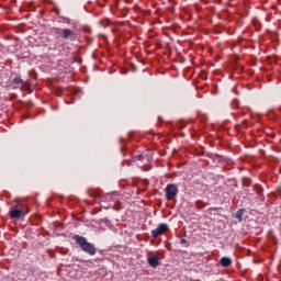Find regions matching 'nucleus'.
<instances>
[{
  "label": "nucleus",
  "instance_id": "obj_1",
  "mask_svg": "<svg viewBox=\"0 0 281 281\" xmlns=\"http://www.w3.org/2000/svg\"><path fill=\"white\" fill-rule=\"evenodd\" d=\"M30 214V209H27V204L25 202H19L10 207L9 216L14 221H21V218H25V215Z\"/></svg>",
  "mask_w": 281,
  "mask_h": 281
},
{
  "label": "nucleus",
  "instance_id": "obj_2",
  "mask_svg": "<svg viewBox=\"0 0 281 281\" xmlns=\"http://www.w3.org/2000/svg\"><path fill=\"white\" fill-rule=\"evenodd\" d=\"M74 240L75 243H77V245H79L81 251H83L85 254H88V256H95V254H98V249L95 248V246L89 243L86 239V237H82L80 235H75Z\"/></svg>",
  "mask_w": 281,
  "mask_h": 281
},
{
  "label": "nucleus",
  "instance_id": "obj_3",
  "mask_svg": "<svg viewBox=\"0 0 281 281\" xmlns=\"http://www.w3.org/2000/svg\"><path fill=\"white\" fill-rule=\"evenodd\" d=\"M165 191L167 201H172V199H175V196L179 194V189L177 188V184H167Z\"/></svg>",
  "mask_w": 281,
  "mask_h": 281
},
{
  "label": "nucleus",
  "instance_id": "obj_4",
  "mask_svg": "<svg viewBox=\"0 0 281 281\" xmlns=\"http://www.w3.org/2000/svg\"><path fill=\"white\" fill-rule=\"evenodd\" d=\"M61 38H64L65 41H70L74 43V41H76V38H78V35H76L75 31H71V29H61Z\"/></svg>",
  "mask_w": 281,
  "mask_h": 281
},
{
  "label": "nucleus",
  "instance_id": "obj_5",
  "mask_svg": "<svg viewBox=\"0 0 281 281\" xmlns=\"http://www.w3.org/2000/svg\"><path fill=\"white\" fill-rule=\"evenodd\" d=\"M168 232V224H159L158 227L151 231L153 238H159L162 234Z\"/></svg>",
  "mask_w": 281,
  "mask_h": 281
},
{
  "label": "nucleus",
  "instance_id": "obj_6",
  "mask_svg": "<svg viewBox=\"0 0 281 281\" xmlns=\"http://www.w3.org/2000/svg\"><path fill=\"white\" fill-rule=\"evenodd\" d=\"M147 263L153 268V269H157V267H159V256L149 252L147 255Z\"/></svg>",
  "mask_w": 281,
  "mask_h": 281
},
{
  "label": "nucleus",
  "instance_id": "obj_7",
  "mask_svg": "<svg viewBox=\"0 0 281 281\" xmlns=\"http://www.w3.org/2000/svg\"><path fill=\"white\" fill-rule=\"evenodd\" d=\"M232 258L229 257H223L221 260H220V265H222V267H232Z\"/></svg>",
  "mask_w": 281,
  "mask_h": 281
},
{
  "label": "nucleus",
  "instance_id": "obj_8",
  "mask_svg": "<svg viewBox=\"0 0 281 281\" xmlns=\"http://www.w3.org/2000/svg\"><path fill=\"white\" fill-rule=\"evenodd\" d=\"M13 82H14L15 85H23V79H21V78H19V77H15V78L13 79Z\"/></svg>",
  "mask_w": 281,
  "mask_h": 281
},
{
  "label": "nucleus",
  "instance_id": "obj_9",
  "mask_svg": "<svg viewBox=\"0 0 281 281\" xmlns=\"http://www.w3.org/2000/svg\"><path fill=\"white\" fill-rule=\"evenodd\" d=\"M186 243H188L187 239H184V238L180 239V245H186Z\"/></svg>",
  "mask_w": 281,
  "mask_h": 281
},
{
  "label": "nucleus",
  "instance_id": "obj_10",
  "mask_svg": "<svg viewBox=\"0 0 281 281\" xmlns=\"http://www.w3.org/2000/svg\"><path fill=\"white\" fill-rule=\"evenodd\" d=\"M236 218H243V214L241 213H237L236 214Z\"/></svg>",
  "mask_w": 281,
  "mask_h": 281
},
{
  "label": "nucleus",
  "instance_id": "obj_11",
  "mask_svg": "<svg viewBox=\"0 0 281 281\" xmlns=\"http://www.w3.org/2000/svg\"><path fill=\"white\" fill-rule=\"evenodd\" d=\"M137 157V159H139V157H142V155H138V156H136Z\"/></svg>",
  "mask_w": 281,
  "mask_h": 281
}]
</instances>
